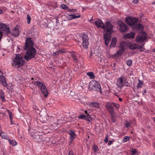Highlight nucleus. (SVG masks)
I'll use <instances>...</instances> for the list:
<instances>
[{"label":"nucleus","instance_id":"obj_39","mask_svg":"<svg viewBox=\"0 0 155 155\" xmlns=\"http://www.w3.org/2000/svg\"><path fill=\"white\" fill-rule=\"evenodd\" d=\"M144 45V44L141 46H139L140 47V48L139 49H140V51L142 52V51H144V50H145L144 48H143Z\"/></svg>","mask_w":155,"mask_h":155},{"label":"nucleus","instance_id":"obj_63","mask_svg":"<svg viewBox=\"0 0 155 155\" xmlns=\"http://www.w3.org/2000/svg\"><path fill=\"white\" fill-rule=\"evenodd\" d=\"M18 48L19 50H20V48L19 47H18Z\"/></svg>","mask_w":155,"mask_h":155},{"label":"nucleus","instance_id":"obj_64","mask_svg":"<svg viewBox=\"0 0 155 155\" xmlns=\"http://www.w3.org/2000/svg\"><path fill=\"white\" fill-rule=\"evenodd\" d=\"M31 79L32 80H33L34 79V78H31Z\"/></svg>","mask_w":155,"mask_h":155},{"label":"nucleus","instance_id":"obj_10","mask_svg":"<svg viewBox=\"0 0 155 155\" xmlns=\"http://www.w3.org/2000/svg\"><path fill=\"white\" fill-rule=\"evenodd\" d=\"M120 27V32L123 33L126 32L128 29V27L125 23L122 21L119 23Z\"/></svg>","mask_w":155,"mask_h":155},{"label":"nucleus","instance_id":"obj_1","mask_svg":"<svg viewBox=\"0 0 155 155\" xmlns=\"http://www.w3.org/2000/svg\"><path fill=\"white\" fill-rule=\"evenodd\" d=\"M34 44L31 38H26L25 45L21 46L23 50H28L24 57L26 60H28L35 57L36 52L35 48L33 47Z\"/></svg>","mask_w":155,"mask_h":155},{"label":"nucleus","instance_id":"obj_56","mask_svg":"<svg viewBox=\"0 0 155 155\" xmlns=\"http://www.w3.org/2000/svg\"><path fill=\"white\" fill-rule=\"evenodd\" d=\"M59 53H64V52L62 51L61 50H59Z\"/></svg>","mask_w":155,"mask_h":155},{"label":"nucleus","instance_id":"obj_2","mask_svg":"<svg viewBox=\"0 0 155 155\" xmlns=\"http://www.w3.org/2000/svg\"><path fill=\"white\" fill-rule=\"evenodd\" d=\"M24 63L25 60L23 59L22 57L20 54H18L16 55L15 58L13 59L12 64L17 68H19Z\"/></svg>","mask_w":155,"mask_h":155},{"label":"nucleus","instance_id":"obj_15","mask_svg":"<svg viewBox=\"0 0 155 155\" xmlns=\"http://www.w3.org/2000/svg\"><path fill=\"white\" fill-rule=\"evenodd\" d=\"M40 89L44 96L45 97H47L48 95V92L45 86L44 85L42 87H41Z\"/></svg>","mask_w":155,"mask_h":155},{"label":"nucleus","instance_id":"obj_12","mask_svg":"<svg viewBox=\"0 0 155 155\" xmlns=\"http://www.w3.org/2000/svg\"><path fill=\"white\" fill-rule=\"evenodd\" d=\"M32 137L33 138L34 140L35 141L39 142L42 138V135H40L37 133H35L32 135Z\"/></svg>","mask_w":155,"mask_h":155},{"label":"nucleus","instance_id":"obj_21","mask_svg":"<svg viewBox=\"0 0 155 155\" xmlns=\"http://www.w3.org/2000/svg\"><path fill=\"white\" fill-rule=\"evenodd\" d=\"M117 41V38H112L110 44V47H114L115 46L116 43Z\"/></svg>","mask_w":155,"mask_h":155},{"label":"nucleus","instance_id":"obj_17","mask_svg":"<svg viewBox=\"0 0 155 155\" xmlns=\"http://www.w3.org/2000/svg\"><path fill=\"white\" fill-rule=\"evenodd\" d=\"M135 34L133 32H130L125 34L124 37L126 39L133 38L134 37Z\"/></svg>","mask_w":155,"mask_h":155},{"label":"nucleus","instance_id":"obj_46","mask_svg":"<svg viewBox=\"0 0 155 155\" xmlns=\"http://www.w3.org/2000/svg\"><path fill=\"white\" fill-rule=\"evenodd\" d=\"M5 31V33L6 35H8L10 33V29H8L6 31Z\"/></svg>","mask_w":155,"mask_h":155},{"label":"nucleus","instance_id":"obj_6","mask_svg":"<svg viewBox=\"0 0 155 155\" xmlns=\"http://www.w3.org/2000/svg\"><path fill=\"white\" fill-rule=\"evenodd\" d=\"M146 34L145 32H140L136 38V41L139 43L143 42L146 40Z\"/></svg>","mask_w":155,"mask_h":155},{"label":"nucleus","instance_id":"obj_62","mask_svg":"<svg viewBox=\"0 0 155 155\" xmlns=\"http://www.w3.org/2000/svg\"><path fill=\"white\" fill-rule=\"evenodd\" d=\"M143 92L144 93H146V91L145 90H144L143 91Z\"/></svg>","mask_w":155,"mask_h":155},{"label":"nucleus","instance_id":"obj_9","mask_svg":"<svg viewBox=\"0 0 155 155\" xmlns=\"http://www.w3.org/2000/svg\"><path fill=\"white\" fill-rule=\"evenodd\" d=\"M105 107L110 115L115 114L113 107L111 106L110 102H108Z\"/></svg>","mask_w":155,"mask_h":155},{"label":"nucleus","instance_id":"obj_16","mask_svg":"<svg viewBox=\"0 0 155 155\" xmlns=\"http://www.w3.org/2000/svg\"><path fill=\"white\" fill-rule=\"evenodd\" d=\"M123 77H121L117 79L116 84L118 87L121 88L124 86L123 83Z\"/></svg>","mask_w":155,"mask_h":155},{"label":"nucleus","instance_id":"obj_4","mask_svg":"<svg viewBox=\"0 0 155 155\" xmlns=\"http://www.w3.org/2000/svg\"><path fill=\"white\" fill-rule=\"evenodd\" d=\"M89 87L91 90L99 92L101 93V87L100 84L94 81H92L89 83Z\"/></svg>","mask_w":155,"mask_h":155},{"label":"nucleus","instance_id":"obj_59","mask_svg":"<svg viewBox=\"0 0 155 155\" xmlns=\"http://www.w3.org/2000/svg\"><path fill=\"white\" fill-rule=\"evenodd\" d=\"M2 12V10L0 9V14H1Z\"/></svg>","mask_w":155,"mask_h":155},{"label":"nucleus","instance_id":"obj_30","mask_svg":"<svg viewBox=\"0 0 155 155\" xmlns=\"http://www.w3.org/2000/svg\"><path fill=\"white\" fill-rule=\"evenodd\" d=\"M110 104H111V106L113 107V106H114L115 107L118 108L120 107V105L119 104H115L114 102L110 103Z\"/></svg>","mask_w":155,"mask_h":155},{"label":"nucleus","instance_id":"obj_54","mask_svg":"<svg viewBox=\"0 0 155 155\" xmlns=\"http://www.w3.org/2000/svg\"><path fill=\"white\" fill-rule=\"evenodd\" d=\"M2 136V138L4 139H7V137L5 136H2V135L1 136Z\"/></svg>","mask_w":155,"mask_h":155},{"label":"nucleus","instance_id":"obj_51","mask_svg":"<svg viewBox=\"0 0 155 155\" xmlns=\"http://www.w3.org/2000/svg\"><path fill=\"white\" fill-rule=\"evenodd\" d=\"M68 155H74L73 152L72 151H70L68 153Z\"/></svg>","mask_w":155,"mask_h":155},{"label":"nucleus","instance_id":"obj_57","mask_svg":"<svg viewBox=\"0 0 155 155\" xmlns=\"http://www.w3.org/2000/svg\"><path fill=\"white\" fill-rule=\"evenodd\" d=\"M119 101H122V99L121 98L119 97Z\"/></svg>","mask_w":155,"mask_h":155},{"label":"nucleus","instance_id":"obj_58","mask_svg":"<svg viewBox=\"0 0 155 155\" xmlns=\"http://www.w3.org/2000/svg\"><path fill=\"white\" fill-rule=\"evenodd\" d=\"M85 113L86 114H87V110H85Z\"/></svg>","mask_w":155,"mask_h":155},{"label":"nucleus","instance_id":"obj_19","mask_svg":"<svg viewBox=\"0 0 155 155\" xmlns=\"http://www.w3.org/2000/svg\"><path fill=\"white\" fill-rule=\"evenodd\" d=\"M70 133H69L70 135V140L71 142L74 140V139L76 137V134L74 131L71 130L70 131Z\"/></svg>","mask_w":155,"mask_h":155},{"label":"nucleus","instance_id":"obj_33","mask_svg":"<svg viewBox=\"0 0 155 155\" xmlns=\"http://www.w3.org/2000/svg\"><path fill=\"white\" fill-rule=\"evenodd\" d=\"M27 23L28 24H30L31 22V18L30 17L29 15L28 14L27 15Z\"/></svg>","mask_w":155,"mask_h":155},{"label":"nucleus","instance_id":"obj_24","mask_svg":"<svg viewBox=\"0 0 155 155\" xmlns=\"http://www.w3.org/2000/svg\"><path fill=\"white\" fill-rule=\"evenodd\" d=\"M0 97L1 99H2V100L3 102H5V94L4 91L2 90H0Z\"/></svg>","mask_w":155,"mask_h":155},{"label":"nucleus","instance_id":"obj_7","mask_svg":"<svg viewBox=\"0 0 155 155\" xmlns=\"http://www.w3.org/2000/svg\"><path fill=\"white\" fill-rule=\"evenodd\" d=\"M125 21L126 23L128 25L130 26H132L136 24L138 21V19L137 18L129 17L126 18Z\"/></svg>","mask_w":155,"mask_h":155},{"label":"nucleus","instance_id":"obj_50","mask_svg":"<svg viewBox=\"0 0 155 155\" xmlns=\"http://www.w3.org/2000/svg\"><path fill=\"white\" fill-rule=\"evenodd\" d=\"M2 36L3 34L2 32L0 31V41H1V39L2 38Z\"/></svg>","mask_w":155,"mask_h":155},{"label":"nucleus","instance_id":"obj_40","mask_svg":"<svg viewBox=\"0 0 155 155\" xmlns=\"http://www.w3.org/2000/svg\"><path fill=\"white\" fill-rule=\"evenodd\" d=\"M59 54V51H58L55 52H54L53 54V55L54 56H56L58 55Z\"/></svg>","mask_w":155,"mask_h":155},{"label":"nucleus","instance_id":"obj_53","mask_svg":"<svg viewBox=\"0 0 155 155\" xmlns=\"http://www.w3.org/2000/svg\"><path fill=\"white\" fill-rule=\"evenodd\" d=\"M52 125H53L54 126V127L56 126L57 127L58 124L57 123H56V124L55 123H54V124H52Z\"/></svg>","mask_w":155,"mask_h":155},{"label":"nucleus","instance_id":"obj_25","mask_svg":"<svg viewBox=\"0 0 155 155\" xmlns=\"http://www.w3.org/2000/svg\"><path fill=\"white\" fill-rule=\"evenodd\" d=\"M91 106H92L95 108H98L99 107V104L97 102H92L90 104Z\"/></svg>","mask_w":155,"mask_h":155},{"label":"nucleus","instance_id":"obj_28","mask_svg":"<svg viewBox=\"0 0 155 155\" xmlns=\"http://www.w3.org/2000/svg\"><path fill=\"white\" fill-rule=\"evenodd\" d=\"M143 82L142 81L139 80L137 84V85L136 86L137 88V89H139L141 87V86L143 85Z\"/></svg>","mask_w":155,"mask_h":155},{"label":"nucleus","instance_id":"obj_37","mask_svg":"<svg viewBox=\"0 0 155 155\" xmlns=\"http://www.w3.org/2000/svg\"><path fill=\"white\" fill-rule=\"evenodd\" d=\"M129 137L128 136H125L124 138V139L123 140V141L124 142H126L127 140H129Z\"/></svg>","mask_w":155,"mask_h":155},{"label":"nucleus","instance_id":"obj_18","mask_svg":"<svg viewBox=\"0 0 155 155\" xmlns=\"http://www.w3.org/2000/svg\"><path fill=\"white\" fill-rule=\"evenodd\" d=\"M140 47L136 44H131L129 45V48L131 50L139 49Z\"/></svg>","mask_w":155,"mask_h":155},{"label":"nucleus","instance_id":"obj_11","mask_svg":"<svg viewBox=\"0 0 155 155\" xmlns=\"http://www.w3.org/2000/svg\"><path fill=\"white\" fill-rule=\"evenodd\" d=\"M111 35L107 33H105L104 35V38L105 40V44L107 46L111 40Z\"/></svg>","mask_w":155,"mask_h":155},{"label":"nucleus","instance_id":"obj_36","mask_svg":"<svg viewBox=\"0 0 155 155\" xmlns=\"http://www.w3.org/2000/svg\"><path fill=\"white\" fill-rule=\"evenodd\" d=\"M61 8L63 9L67 10L68 9V7L66 5L64 4L62 5L61 6Z\"/></svg>","mask_w":155,"mask_h":155},{"label":"nucleus","instance_id":"obj_60","mask_svg":"<svg viewBox=\"0 0 155 155\" xmlns=\"http://www.w3.org/2000/svg\"><path fill=\"white\" fill-rule=\"evenodd\" d=\"M152 51L153 52H155V48H154V49H153V50H152Z\"/></svg>","mask_w":155,"mask_h":155},{"label":"nucleus","instance_id":"obj_32","mask_svg":"<svg viewBox=\"0 0 155 155\" xmlns=\"http://www.w3.org/2000/svg\"><path fill=\"white\" fill-rule=\"evenodd\" d=\"M135 26L134 27L137 30H140L141 29V24H138L137 25H135Z\"/></svg>","mask_w":155,"mask_h":155},{"label":"nucleus","instance_id":"obj_48","mask_svg":"<svg viewBox=\"0 0 155 155\" xmlns=\"http://www.w3.org/2000/svg\"><path fill=\"white\" fill-rule=\"evenodd\" d=\"M104 142L106 143H107L108 141V138L107 137V136H106L104 140Z\"/></svg>","mask_w":155,"mask_h":155},{"label":"nucleus","instance_id":"obj_23","mask_svg":"<svg viewBox=\"0 0 155 155\" xmlns=\"http://www.w3.org/2000/svg\"><path fill=\"white\" fill-rule=\"evenodd\" d=\"M0 27L2 30L4 31L9 29V27H8L7 25L4 24H0Z\"/></svg>","mask_w":155,"mask_h":155},{"label":"nucleus","instance_id":"obj_20","mask_svg":"<svg viewBox=\"0 0 155 155\" xmlns=\"http://www.w3.org/2000/svg\"><path fill=\"white\" fill-rule=\"evenodd\" d=\"M11 33L13 35L15 36H17L19 35V31L17 28H15L14 29L12 32Z\"/></svg>","mask_w":155,"mask_h":155},{"label":"nucleus","instance_id":"obj_26","mask_svg":"<svg viewBox=\"0 0 155 155\" xmlns=\"http://www.w3.org/2000/svg\"><path fill=\"white\" fill-rule=\"evenodd\" d=\"M87 75L89 76L91 79H94L95 78V76L92 72H88L87 74Z\"/></svg>","mask_w":155,"mask_h":155},{"label":"nucleus","instance_id":"obj_55","mask_svg":"<svg viewBox=\"0 0 155 155\" xmlns=\"http://www.w3.org/2000/svg\"><path fill=\"white\" fill-rule=\"evenodd\" d=\"M112 143V142L111 141V140H110L108 141V144L109 145H110L111 144V143Z\"/></svg>","mask_w":155,"mask_h":155},{"label":"nucleus","instance_id":"obj_29","mask_svg":"<svg viewBox=\"0 0 155 155\" xmlns=\"http://www.w3.org/2000/svg\"><path fill=\"white\" fill-rule=\"evenodd\" d=\"M8 141L9 142V143L10 144L12 145L13 146H15L17 143L14 140H9Z\"/></svg>","mask_w":155,"mask_h":155},{"label":"nucleus","instance_id":"obj_3","mask_svg":"<svg viewBox=\"0 0 155 155\" xmlns=\"http://www.w3.org/2000/svg\"><path fill=\"white\" fill-rule=\"evenodd\" d=\"M129 44V43L125 41L121 42L120 45V49L116 53L114 54V56L115 58H117L119 56H120L124 53L125 48H126Z\"/></svg>","mask_w":155,"mask_h":155},{"label":"nucleus","instance_id":"obj_45","mask_svg":"<svg viewBox=\"0 0 155 155\" xmlns=\"http://www.w3.org/2000/svg\"><path fill=\"white\" fill-rule=\"evenodd\" d=\"M132 154H134L136 152H137V150L136 149H132L131 151Z\"/></svg>","mask_w":155,"mask_h":155},{"label":"nucleus","instance_id":"obj_43","mask_svg":"<svg viewBox=\"0 0 155 155\" xmlns=\"http://www.w3.org/2000/svg\"><path fill=\"white\" fill-rule=\"evenodd\" d=\"M72 15H68V16H67V19L68 20H70L71 19H73L72 18Z\"/></svg>","mask_w":155,"mask_h":155},{"label":"nucleus","instance_id":"obj_13","mask_svg":"<svg viewBox=\"0 0 155 155\" xmlns=\"http://www.w3.org/2000/svg\"><path fill=\"white\" fill-rule=\"evenodd\" d=\"M0 82L4 86H6L7 85L5 78L3 76V74L1 71H0Z\"/></svg>","mask_w":155,"mask_h":155},{"label":"nucleus","instance_id":"obj_14","mask_svg":"<svg viewBox=\"0 0 155 155\" xmlns=\"http://www.w3.org/2000/svg\"><path fill=\"white\" fill-rule=\"evenodd\" d=\"M95 25L98 28H103L104 27V24L103 21L101 19H98L95 21Z\"/></svg>","mask_w":155,"mask_h":155},{"label":"nucleus","instance_id":"obj_22","mask_svg":"<svg viewBox=\"0 0 155 155\" xmlns=\"http://www.w3.org/2000/svg\"><path fill=\"white\" fill-rule=\"evenodd\" d=\"M32 83L34 85H36L40 88L41 87H42V86L44 85L42 82H40L38 81H33L32 82Z\"/></svg>","mask_w":155,"mask_h":155},{"label":"nucleus","instance_id":"obj_35","mask_svg":"<svg viewBox=\"0 0 155 155\" xmlns=\"http://www.w3.org/2000/svg\"><path fill=\"white\" fill-rule=\"evenodd\" d=\"M126 63L127 65L130 66L132 65V61L131 59H129L127 61Z\"/></svg>","mask_w":155,"mask_h":155},{"label":"nucleus","instance_id":"obj_41","mask_svg":"<svg viewBox=\"0 0 155 155\" xmlns=\"http://www.w3.org/2000/svg\"><path fill=\"white\" fill-rule=\"evenodd\" d=\"M80 17H81L80 15H79L78 16H76V15H72V18H73V19L77 18H80Z\"/></svg>","mask_w":155,"mask_h":155},{"label":"nucleus","instance_id":"obj_52","mask_svg":"<svg viewBox=\"0 0 155 155\" xmlns=\"http://www.w3.org/2000/svg\"><path fill=\"white\" fill-rule=\"evenodd\" d=\"M67 10H68V11H69V12H72V11L74 10V9H70L68 8V9Z\"/></svg>","mask_w":155,"mask_h":155},{"label":"nucleus","instance_id":"obj_8","mask_svg":"<svg viewBox=\"0 0 155 155\" xmlns=\"http://www.w3.org/2000/svg\"><path fill=\"white\" fill-rule=\"evenodd\" d=\"M113 26L109 21H107L105 23V25L103 28L110 33H112L113 31Z\"/></svg>","mask_w":155,"mask_h":155},{"label":"nucleus","instance_id":"obj_31","mask_svg":"<svg viewBox=\"0 0 155 155\" xmlns=\"http://www.w3.org/2000/svg\"><path fill=\"white\" fill-rule=\"evenodd\" d=\"M84 119L87 121H90L91 120V118L89 114H87V115H85Z\"/></svg>","mask_w":155,"mask_h":155},{"label":"nucleus","instance_id":"obj_5","mask_svg":"<svg viewBox=\"0 0 155 155\" xmlns=\"http://www.w3.org/2000/svg\"><path fill=\"white\" fill-rule=\"evenodd\" d=\"M81 38L82 41V46L84 48L87 49L88 48L89 45V39L87 35L84 34L82 36H81Z\"/></svg>","mask_w":155,"mask_h":155},{"label":"nucleus","instance_id":"obj_27","mask_svg":"<svg viewBox=\"0 0 155 155\" xmlns=\"http://www.w3.org/2000/svg\"><path fill=\"white\" fill-rule=\"evenodd\" d=\"M111 120L113 123H115L116 121V114L110 115Z\"/></svg>","mask_w":155,"mask_h":155},{"label":"nucleus","instance_id":"obj_61","mask_svg":"<svg viewBox=\"0 0 155 155\" xmlns=\"http://www.w3.org/2000/svg\"><path fill=\"white\" fill-rule=\"evenodd\" d=\"M73 11H74L75 12H77V10L76 9H74V10Z\"/></svg>","mask_w":155,"mask_h":155},{"label":"nucleus","instance_id":"obj_44","mask_svg":"<svg viewBox=\"0 0 155 155\" xmlns=\"http://www.w3.org/2000/svg\"><path fill=\"white\" fill-rule=\"evenodd\" d=\"M85 117V115H83V114H81V115H80L78 117L79 119H84V117Z\"/></svg>","mask_w":155,"mask_h":155},{"label":"nucleus","instance_id":"obj_42","mask_svg":"<svg viewBox=\"0 0 155 155\" xmlns=\"http://www.w3.org/2000/svg\"><path fill=\"white\" fill-rule=\"evenodd\" d=\"M7 110V111H8V113L9 115L10 118V120H11V123H12V116L11 115L12 114V112L11 111H9V110Z\"/></svg>","mask_w":155,"mask_h":155},{"label":"nucleus","instance_id":"obj_34","mask_svg":"<svg viewBox=\"0 0 155 155\" xmlns=\"http://www.w3.org/2000/svg\"><path fill=\"white\" fill-rule=\"evenodd\" d=\"M93 149L94 153H96L98 150V147L96 145L94 146L93 147Z\"/></svg>","mask_w":155,"mask_h":155},{"label":"nucleus","instance_id":"obj_49","mask_svg":"<svg viewBox=\"0 0 155 155\" xmlns=\"http://www.w3.org/2000/svg\"><path fill=\"white\" fill-rule=\"evenodd\" d=\"M130 126V124L129 123L127 122L126 123V125H125V126L127 127H129Z\"/></svg>","mask_w":155,"mask_h":155},{"label":"nucleus","instance_id":"obj_47","mask_svg":"<svg viewBox=\"0 0 155 155\" xmlns=\"http://www.w3.org/2000/svg\"><path fill=\"white\" fill-rule=\"evenodd\" d=\"M139 0H133V2L134 4H136L138 3Z\"/></svg>","mask_w":155,"mask_h":155},{"label":"nucleus","instance_id":"obj_38","mask_svg":"<svg viewBox=\"0 0 155 155\" xmlns=\"http://www.w3.org/2000/svg\"><path fill=\"white\" fill-rule=\"evenodd\" d=\"M71 56L73 59L74 60L76 61L77 60V56L74 54H72Z\"/></svg>","mask_w":155,"mask_h":155}]
</instances>
